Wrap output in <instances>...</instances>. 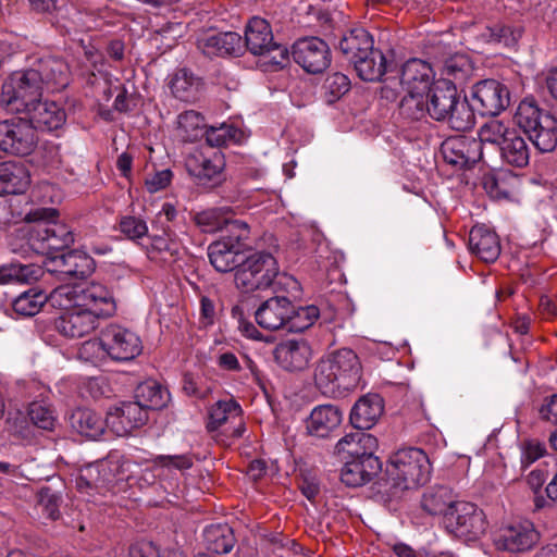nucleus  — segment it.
Wrapping results in <instances>:
<instances>
[{
    "mask_svg": "<svg viewBox=\"0 0 557 557\" xmlns=\"http://www.w3.org/2000/svg\"><path fill=\"white\" fill-rule=\"evenodd\" d=\"M51 306L62 311L55 327L67 338L90 335L99 327L101 320L116 312L113 292L97 282L58 286L51 292Z\"/></svg>",
    "mask_w": 557,
    "mask_h": 557,
    "instance_id": "obj_1",
    "label": "nucleus"
},
{
    "mask_svg": "<svg viewBox=\"0 0 557 557\" xmlns=\"http://www.w3.org/2000/svg\"><path fill=\"white\" fill-rule=\"evenodd\" d=\"M194 465L191 455H158L147 459L141 455L125 456L111 451L104 459L84 468L77 479L79 488H97L117 493L124 484L141 472L151 473V482L166 479L173 471H185ZM150 483V480L145 478Z\"/></svg>",
    "mask_w": 557,
    "mask_h": 557,
    "instance_id": "obj_2",
    "label": "nucleus"
},
{
    "mask_svg": "<svg viewBox=\"0 0 557 557\" xmlns=\"http://www.w3.org/2000/svg\"><path fill=\"white\" fill-rule=\"evenodd\" d=\"M59 212L53 208H36L25 216V225L18 233L27 239L32 250L50 255L54 268L51 271L66 276L83 278L95 270V261L86 252L72 250L60 256H52L74 242L70 227L58 221Z\"/></svg>",
    "mask_w": 557,
    "mask_h": 557,
    "instance_id": "obj_3",
    "label": "nucleus"
},
{
    "mask_svg": "<svg viewBox=\"0 0 557 557\" xmlns=\"http://www.w3.org/2000/svg\"><path fill=\"white\" fill-rule=\"evenodd\" d=\"M432 66L421 59L405 62L397 75L384 81L382 95L387 99L401 97L400 113L411 120L424 116L425 95L434 84Z\"/></svg>",
    "mask_w": 557,
    "mask_h": 557,
    "instance_id": "obj_4",
    "label": "nucleus"
},
{
    "mask_svg": "<svg viewBox=\"0 0 557 557\" xmlns=\"http://www.w3.org/2000/svg\"><path fill=\"white\" fill-rule=\"evenodd\" d=\"M361 377L358 356L339 349L322 359L314 371V382L322 394L338 397L357 387Z\"/></svg>",
    "mask_w": 557,
    "mask_h": 557,
    "instance_id": "obj_5",
    "label": "nucleus"
},
{
    "mask_svg": "<svg viewBox=\"0 0 557 557\" xmlns=\"http://www.w3.org/2000/svg\"><path fill=\"white\" fill-rule=\"evenodd\" d=\"M424 114L436 121H447L456 131H467L474 125V113L466 98H460L455 84L438 79L425 95Z\"/></svg>",
    "mask_w": 557,
    "mask_h": 557,
    "instance_id": "obj_6",
    "label": "nucleus"
},
{
    "mask_svg": "<svg viewBox=\"0 0 557 557\" xmlns=\"http://www.w3.org/2000/svg\"><path fill=\"white\" fill-rule=\"evenodd\" d=\"M386 476L391 487L396 490L394 493L417 488L430 480L429 457L420 448L398 449L388 459Z\"/></svg>",
    "mask_w": 557,
    "mask_h": 557,
    "instance_id": "obj_7",
    "label": "nucleus"
},
{
    "mask_svg": "<svg viewBox=\"0 0 557 557\" xmlns=\"http://www.w3.org/2000/svg\"><path fill=\"white\" fill-rule=\"evenodd\" d=\"M540 152H550L557 145V117L543 111L533 100H522L513 116Z\"/></svg>",
    "mask_w": 557,
    "mask_h": 557,
    "instance_id": "obj_8",
    "label": "nucleus"
},
{
    "mask_svg": "<svg viewBox=\"0 0 557 557\" xmlns=\"http://www.w3.org/2000/svg\"><path fill=\"white\" fill-rule=\"evenodd\" d=\"M250 228L246 222H235L231 233L211 243L208 247V257L213 268L222 273L238 269L243 251L249 246Z\"/></svg>",
    "mask_w": 557,
    "mask_h": 557,
    "instance_id": "obj_9",
    "label": "nucleus"
},
{
    "mask_svg": "<svg viewBox=\"0 0 557 557\" xmlns=\"http://www.w3.org/2000/svg\"><path fill=\"white\" fill-rule=\"evenodd\" d=\"M39 74L35 71L14 72L3 84L2 107L12 113L27 112L41 97Z\"/></svg>",
    "mask_w": 557,
    "mask_h": 557,
    "instance_id": "obj_10",
    "label": "nucleus"
},
{
    "mask_svg": "<svg viewBox=\"0 0 557 557\" xmlns=\"http://www.w3.org/2000/svg\"><path fill=\"white\" fill-rule=\"evenodd\" d=\"M278 275L275 258L264 251L255 252L244 259L235 272V285L243 293L267 289Z\"/></svg>",
    "mask_w": 557,
    "mask_h": 557,
    "instance_id": "obj_11",
    "label": "nucleus"
},
{
    "mask_svg": "<svg viewBox=\"0 0 557 557\" xmlns=\"http://www.w3.org/2000/svg\"><path fill=\"white\" fill-rule=\"evenodd\" d=\"M185 166L190 176L203 186H216L224 181V156L212 148L195 150L186 157Z\"/></svg>",
    "mask_w": 557,
    "mask_h": 557,
    "instance_id": "obj_12",
    "label": "nucleus"
},
{
    "mask_svg": "<svg viewBox=\"0 0 557 557\" xmlns=\"http://www.w3.org/2000/svg\"><path fill=\"white\" fill-rule=\"evenodd\" d=\"M446 529L458 537L473 541L484 534L486 521L484 512L476 505L460 500L447 513Z\"/></svg>",
    "mask_w": 557,
    "mask_h": 557,
    "instance_id": "obj_13",
    "label": "nucleus"
},
{
    "mask_svg": "<svg viewBox=\"0 0 557 557\" xmlns=\"http://www.w3.org/2000/svg\"><path fill=\"white\" fill-rule=\"evenodd\" d=\"M37 136L27 120L13 117L0 122V149L14 156H27L35 149Z\"/></svg>",
    "mask_w": 557,
    "mask_h": 557,
    "instance_id": "obj_14",
    "label": "nucleus"
},
{
    "mask_svg": "<svg viewBox=\"0 0 557 557\" xmlns=\"http://www.w3.org/2000/svg\"><path fill=\"white\" fill-rule=\"evenodd\" d=\"M207 428L210 432L221 430L226 437H242L246 428L240 405L233 398L213 404L209 410Z\"/></svg>",
    "mask_w": 557,
    "mask_h": 557,
    "instance_id": "obj_15",
    "label": "nucleus"
},
{
    "mask_svg": "<svg viewBox=\"0 0 557 557\" xmlns=\"http://www.w3.org/2000/svg\"><path fill=\"white\" fill-rule=\"evenodd\" d=\"M539 539L534 524L529 520H521L500 529L494 543L499 550L522 553L531 549Z\"/></svg>",
    "mask_w": 557,
    "mask_h": 557,
    "instance_id": "obj_16",
    "label": "nucleus"
},
{
    "mask_svg": "<svg viewBox=\"0 0 557 557\" xmlns=\"http://www.w3.org/2000/svg\"><path fill=\"white\" fill-rule=\"evenodd\" d=\"M472 100L481 114L496 115L509 106L508 88L495 79H484L472 87Z\"/></svg>",
    "mask_w": 557,
    "mask_h": 557,
    "instance_id": "obj_17",
    "label": "nucleus"
},
{
    "mask_svg": "<svg viewBox=\"0 0 557 557\" xmlns=\"http://www.w3.org/2000/svg\"><path fill=\"white\" fill-rule=\"evenodd\" d=\"M293 58L308 73H321L330 64L327 45L318 37L299 39L293 47Z\"/></svg>",
    "mask_w": 557,
    "mask_h": 557,
    "instance_id": "obj_18",
    "label": "nucleus"
},
{
    "mask_svg": "<svg viewBox=\"0 0 557 557\" xmlns=\"http://www.w3.org/2000/svg\"><path fill=\"white\" fill-rule=\"evenodd\" d=\"M148 420L147 411L136 401L120 403L107 412L106 423L117 436H125L134 429L143 426Z\"/></svg>",
    "mask_w": 557,
    "mask_h": 557,
    "instance_id": "obj_19",
    "label": "nucleus"
},
{
    "mask_svg": "<svg viewBox=\"0 0 557 557\" xmlns=\"http://www.w3.org/2000/svg\"><path fill=\"white\" fill-rule=\"evenodd\" d=\"M103 336L109 357L113 360H132L141 352L140 338L127 329L110 325L103 332Z\"/></svg>",
    "mask_w": 557,
    "mask_h": 557,
    "instance_id": "obj_20",
    "label": "nucleus"
},
{
    "mask_svg": "<svg viewBox=\"0 0 557 557\" xmlns=\"http://www.w3.org/2000/svg\"><path fill=\"white\" fill-rule=\"evenodd\" d=\"M442 153L447 163L459 169L470 168L482 159L480 143L468 136L447 138L442 145Z\"/></svg>",
    "mask_w": 557,
    "mask_h": 557,
    "instance_id": "obj_21",
    "label": "nucleus"
},
{
    "mask_svg": "<svg viewBox=\"0 0 557 557\" xmlns=\"http://www.w3.org/2000/svg\"><path fill=\"white\" fill-rule=\"evenodd\" d=\"M293 302L284 296H274L263 301L255 312L259 326L269 331L286 330Z\"/></svg>",
    "mask_w": 557,
    "mask_h": 557,
    "instance_id": "obj_22",
    "label": "nucleus"
},
{
    "mask_svg": "<svg viewBox=\"0 0 557 557\" xmlns=\"http://www.w3.org/2000/svg\"><path fill=\"white\" fill-rule=\"evenodd\" d=\"M313 357L309 343L304 339H286L274 350L275 361L287 371L305 370Z\"/></svg>",
    "mask_w": 557,
    "mask_h": 557,
    "instance_id": "obj_23",
    "label": "nucleus"
},
{
    "mask_svg": "<svg viewBox=\"0 0 557 557\" xmlns=\"http://www.w3.org/2000/svg\"><path fill=\"white\" fill-rule=\"evenodd\" d=\"M343 421V412L334 405H320L312 409L306 420L308 434L325 438L333 433Z\"/></svg>",
    "mask_w": 557,
    "mask_h": 557,
    "instance_id": "obj_24",
    "label": "nucleus"
},
{
    "mask_svg": "<svg viewBox=\"0 0 557 557\" xmlns=\"http://www.w3.org/2000/svg\"><path fill=\"white\" fill-rule=\"evenodd\" d=\"M26 113L34 129L57 131L66 121L64 109L54 101H40L39 99Z\"/></svg>",
    "mask_w": 557,
    "mask_h": 557,
    "instance_id": "obj_25",
    "label": "nucleus"
},
{
    "mask_svg": "<svg viewBox=\"0 0 557 557\" xmlns=\"http://www.w3.org/2000/svg\"><path fill=\"white\" fill-rule=\"evenodd\" d=\"M376 447L377 441L373 435L357 429L341 438L335 448L341 459H363L375 457Z\"/></svg>",
    "mask_w": 557,
    "mask_h": 557,
    "instance_id": "obj_26",
    "label": "nucleus"
},
{
    "mask_svg": "<svg viewBox=\"0 0 557 557\" xmlns=\"http://www.w3.org/2000/svg\"><path fill=\"white\" fill-rule=\"evenodd\" d=\"M39 74L41 89L55 91L69 85L70 71L67 64L59 58L48 57L39 60L36 67L29 69Z\"/></svg>",
    "mask_w": 557,
    "mask_h": 557,
    "instance_id": "obj_27",
    "label": "nucleus"
},
{
    "mask_svg": "<svg viewBox=\"0 0 557 557\" xmlns=\"http://www.w3.org/2000/svg\"><path fill=\"white\" fill-rule=\"evenodd\" d=\"M384 411L383 398L377 394L360 397L350 411V422L358 430L371 429Z\"/></svg>",
    "mask_w": 557,
    "mask_h": 557,
    "instance_id": "obj_28",
    "label": "nucleus"
},
{
    "mask_svg": "<svg viewBox=\"0 0 557 557\" xmlns=\"http://www.w3.org/2000/svg\"><path fill=\"white\" fill-rule=\"evenodd\" d=\"M198 47L208 57L239 55L244 44L242 36L235 32L216 33L198 41Z\"/></svg>",
    "mask_w": 557,
    "mask_h": 557,
    "instance_id": "obj_29",
    "label": "nucleus"
},
{
    "mask_svg": "<svg viewBox=\"0 0 557 557\" xmlns=\"http://www.w3.org/2000/svg\"><path fill=\"white\" fill-rule=\"evenodd\" d=\"M469 248L480 260L494 262L500 253V243L497 234L484 225H475L469 234Z\"/></svg>",
    "mask_w": 557,
    "mask_h": 557,
    "instance_id": "obj_30",
    "label": "nucleus"
},
{
    "mask_svg": "<svg viewBox=\"0 0 557 557\" xmlns=\"http://www.w3.org/2000/svg\"><path fill=\"white\" fill-rule=\"evenodd\" d=\"M343 460L344 467L341 472V480L345 485L351 487L368 483L381 469L377 457Z\"/></svg>",
    "mask_w": 557,
    "mask_h": 557,
    "instance_id": "obj_31",
    "label": "nucleus"
},
{
    "mask_svg": "<svg viewBox=\"0 0 557 557\" xmlns=\"http://www.w3.org/2000/svg\"><path fill=\"white\" fill-rule=\"evenodd\" d=\"M30 184L27 168L21 162L0 163V195L23 194Z\"/></svg>",
    "mask_w": 557,
    "mask_h": 557,
    "instance_id": "obj_32",
    "label": "nucleus"
},
{
    "mask_svg": "<svg viewBox=\"0 0 557 557\" xmlns=\"http://www.w3.org/2000/svg\"><path fill=\"white\" fill-rule=\"evenodd\" d=\"M273 42L270 24L261 17L250 18L245 30L247 49L256 55L265 54L273 47Z\"/></svg>",
    "mask_w": 557,
    "mask_h": 557,
    "instance_id": "obj_33",
    "label": "nucleus"
},
{
    "mask_svg": "<svg viewBox=\"0 0 557 557\" xmlns=\"http://www.w3.org/2000/svg\"><path fill=\"white\" fill-rule=\"evenodd\" d=\"M161 234L151 236L147 252L150 259L171 262L180 255L181 243L170 226L159 228Z\"/></svg>",
    "mask_w": 557,
    "mask_h": 557,
    "instance_id": "obj_34",
    "label": "nucleus"
},
{
    "mask_svg": "<svg viewBox=\"0 0 557 557\" xmlns=\"http://www.w3.org/2000/svg\"><path fill=\"white\" fill-rule=\"evenodd\" d=\"M451 490L445 486H438L428 490L421 499L422 509L431 516H443L444 522L447 520V513L451 512L455 505L459 503Z\"/></svg>",
    "mask_w": 557,
    "mask_h": 557,
    "instance_id": "obj_35",
    "label": "nucleus"
},
{
    "mask_svg": "<svg viewBox=\"0 0 557 557\" xmlns=\"http://www.w3.org/2000/svg\"><path fill=\"white\" fill-rule=\"evenodd\" d=\"M503 161L513 168H525L530 162L531 149L518 129L499 148Z\"/></svg>",
    "mask_w": 557,
    "mask_h": 557,
    "instance_id": "obj_36",
    "label": "nucleus"
},
{
    "mask_svg": "<svg viewBox=\"0 0 557 557\" xmlns=\"http://www.w3.org/2000/svg\"><path fill=\"white\" fill-rule=\"evenodd\" d=\"M194 221L205 233H215L225 228L227 234L231 233L233 223L242 222L240 220L233 219L232 211L227 208H210L202 210L195 214Z\"/></svg>",
    "mask_w": 557,
    "mask_h": 557,
    "instance_id": "obj_37",
    "label": "nucleus"
},
{
    "mask_svg": "<svg viewBox=\"0 0 557 557\" xmlns=\"http://www.w3.org/2000/svg\"><path fill=\"white\" fill-rule=\"evenodd\" d=\"M71 426L78 434L96 440L107 428L106 420L98 413L87 408L76 409L70 418Z\"/></svg>",
    "mask_w": 557,
    "mask_h": 557,
    "instance_id": "obj_38",
    "label": "nucleus"
},
{
    "mask_svg": "<svg viewBox=\"0 0 557 557\" xmlns=\"http://www.w3.org/2000/svg\"><path fill=\"white\" fill-rule=\"evenodd\" d=\"M351 63L358 76L367 82H375L382 77L386 71V60L382 51L370 49L362 55L358 57Z\"/></svg>",
    "mask_w": 557,
    "mask_h": 557,
    "instance_id": "obj_39",
    "label": "nucleus"
},
{
    "mask_svg": "<svg viewBox=\"0 0 557 557\" xmlns=\"http://www.w3.org/2000/svg\"><path fill=\"white\" fill-rule=\"evenodd\" d=\"M173 96L185 102H194L200 97L201 81L185 69L178 70L170 81Z\"/></svg>",
    "mask_w": 557,
    "mask_h": 557,
    "instance_id": "obj_40",
    "label": "nucleus"
},
{
    "mask_svg": "<svg viewBox=\"0 0 557 557\" xmlns=\"http://www.w3.org/2000/svg\"><path fill=\"white\" fill-rule=\"evenodd\" d=\"M203 544L208 553L227 554L234 547L235 537L227 524H211L203 531Z\"/></svg>",
    "mask_w": 557,
    "mask_h": 557,
    "instance_id": "obj_41",
    "label": "nucleus"
},
{
    "mask_svg": "<svg viewBox=\"0 0 557 557\" xmlns=\"http://www.w3.org/2000/svg\"><path fill=\"white\" fill-rule=\"evenodd\" d=\"M51 305V293L47 295L38 287H32L21 293L12 302L13 311L21 317L37 314L45 304Z\"/></svg>",
    "mask_w": 557,
    "mask_h": 557,
    "instance_id": "obj_42",
    "label": "nucleus"
},
{
    "mask_svg": "<svg viewBox=\"0 0 557 557\" xmlns=\"http://www.w3.org/2000/svg\"><path fill=\"white\" fill-rule=\"evenodd\" d=\"M206 121L201 113L187 110L178 114L175 133L183 141H196L205 135Z\"/></svg>",
    "mask_w": 557,
    "mask_h": 557,
    "instance_id": "obj_43",
    "label": "nucleus"
},
{
    "mask_svg": "<svg viewBox=\"0 0 557 557\" xmlns=\"http://www.w3.org/2000/svg\"><path fill=\"white\" fill-rule=\"evenodd\" d=\"M169 392L156 381H146L136 388V404L140 405L147 412L158 410L166 406Z\"/></svg>",
    "mask_w": 557,
    "mask_h": 557,
    "instance_id": "obj_44",
    "label": "nucleus"
},
{
    "mask_svg": "<svg viewBox=\"0 0 557 557\" xmlns=\"http://www.w3.org/2000/svg\"><path fill=\"white\" fill-rule=\"evenodd\" d=\"M373 47V39L363 28L351 29L339 41L341 51L351 62Z\"/></svg>",
    "mask_w": 557,
    "mask_h": 557,
    "instance_id": "obj_45",
    "label": "nucleus"
},
{
    "mask_svg": "<svg viewBox=\"0 0 557 557\" xmlns=\"http://www.w3.org/2000/svg\"><path fill=\"white\" fill-rule=\"evenodd\" d=\"M516 128L511 125L510 121L503 120H490L484 123L479 129V143L497 145L499 148L504 145V141L511 136V132Z\"/></svg>",
    "mask_w": 557,
    "mask_h": 557,
    "instance_id": "obj_46",
    "label": "nucleus"
},
{
    "mask_svg": "<svg viewBox=\"0 0 557 557\" xmlns=\"http://www.w3.org/2000/svg\"><path fill=\"white\" fill-rule=\"evenodd\" d=\"M519 182L516 175L509 172H502L484 178V188L492 198H510L515 194L516 185Z\"/></svg>",
    "mask_w": 557,
    "mask_h": 557,
    "instance_id": "obj_47",
    "label": "nucleus"
},
{
    "mask_svg": "<svg viewBox=\"0 0 557 557\" xmlns=\"http://www.w3.org/2000/svg\"><path fill=\"white\" fill-rule=\"evenodd\" d=\"M288 315L286 330L289 332H304L315 323L320 317V311L313 305L298 308H295L293 305V313Z\"/></svg>",
    "mask_w": 557,
    "mask_h": 557,
    "instance_id": "obj_48",
    "label": "nucleus"
},
{
    "mask_svg": "<svg viewBox=\"0 0 557 557\" xmlns=\"http://www.w3.org/2000/svg\"><path fill=\"white\" fill-rule=\"evenodd\" d=\"M27 416L35 426L42 430H52L57 422L53 410L42 401L32 403L28 406Z\"/></svg>",
    "mask_w": 557,
    "mask_h": 557,
    "instance_id": "obj_49",
    "label": "nucleus"
},
{
    "mask_svg": "<svg viewBox=\"0 0 557 557\" xmlns=\"http://www.w3.org/2000/svg\"><path fill=\"white\" fill-rule=\"evenodd\" d=\"M109 357L108 349L104 345V336L100 339H90L82 344L78 349V358L83 361L99 366Z\"/></svg>",
    "mask_w": 557,
    "mask_h": 557,
    "instance_id": "obj_50",
    "label": "nucleus"
},
{
    "mask_svg": "<svg viewBox=\"0 0 557 557\" xmlns=\"http://www.w3.org/2000/svg\"><path fill=\"white\" fill-rule=\"evenodd\" d=\"M483 37L488 42H498L510 47L520 38V32L510 26L495 25L494 27H488Z\"/></svg>",
    "mask_w": 557,
    "mask_h": 557,
    "instance_id": "obj_51",
    "label": "nucleus"
},
{
    "mask_svg": "<svg viewBox=\"0 0 557 557\" xmlns=\"http://www.w3.org/2000/svg\"><path fill=\"white\" fill-rule=\"evenodd\" d=\"M245 369H247L251 375L257 376L258 370L255 362L248 357H244ZM216 364L220 369L231 372H239L244 370L238 358L231 351L222 352L216 359Z\"/></svg>",
    "mask_w": 557,
    "mask_h": 557,
    "instance_id": "obj_52",
    "label": "nucleus"
},
{
    "mask_svg": "<svg viewBox=\"0 0 557 557\" xmlns=\"http://www.w3.org/2000/svg\"><path fill=\"white\" fill-rule=\"evenodd\" d=\"M119 230L132 240L143 238L148 233L146 222L143 219L133 215L122 216L119 223Z\"/></svg>",
    "mask_w": 557,
    "mask_h": 557,
    "instance_id": "obj_53",
    "label": "nucleus"
},
{
    "mask_svg": "<svg viewBox=\"0 0 557 557\" xmlns=\"http://www.w3.org/2000/svg\"><path fill=\"white\" fill-rule=\"evenodd\" d=\"M38 505L48 519L57 520L59 518L60 498L49 488H45L39 493Z\"/></svg>",
    "mask_w": 557,
    "mask_h": 557,
    "instance_id": "obj_54",
    "label": "nucleus"
},
{
    "mask_svg": "<svg viewBox=\"0 0 557 557\" xmlns=\"http://www.w3.org/2000/svg\"><path fill=\"white\" fill-rule=\"evenodd\" d=\"M545 454V446L535 440H528L521 444V463L529 467Z\"/></svg>",
    "mask_w": 557,
    "mask_h": 557,
    "instance_id": "obj_55",
    "label": "nucleus"
},
{
    "mask_svg": "<svg viewBox=\"0 0 557 557\" xmlns=\"http://www.w3.org/2000/svg\"><path fill=\"white\" fill-rule=\"evenodd\" d=\"M173 174L170 170L157 171L149 174L145 180V186L151 194L158 193L168 187L172 181Z\"/></svg>",
    "mask_w": 557,
    "mask_h": 557,
    "instance_id": "obj_56",
    "label": "nucleus"
},
{
    "mask_svg": "<svg viewBox=\"0 0 557 557\" xmlns=\"http://www.w3.org/2000/svg\"><path fill=\"white\" fill-rule=\"evenodd\" d=\"M350 81L342 73H333L325 81V88L331 95L338 98L349 90Z\"/></svg>",
    "mask_w": 557,
    "mask_h": 557,
    "instance_id": "obj_57",
    "label": "nucleus"
},
{
    "mask_svg": "<svg viewBox=\"0 0 557 557\" xmlns=\"http://www.w3.org/2000/svg\"><path fill=\"white\" fill-rule=\"evenodd\" d=\"M269 58L268 64H271L274 67H284L288 62V50L286 47L273 42V47L269 49V51L263 54Z\"/></svg>",
    "mask_w": 557,
    "mask_h": 557,
    "instance_id": "obj_58",
    "label": "nucleus"
},
{
    "mask_svg": "<svg viewBox=\"0 0 557 557\" xmlns=\"http://www.w3.org/2000/svg\"><path fill=\"white\" fill-rule=\"evenodd\" d=\"M42 269L36 264H16V282L30 283L42 275Z\"/></svg>",
    "mask_w": 557,
    "mask_h": 557,
    "instance_id": "obj_59",
    "label": "nucleus"
},
{
    "mask_svg": "<svg viewBox=\"0 0 557 557\" xmlns=\"http://www.w3.org/2000/svg\"><path fill=\"white\" fill-rule=\"evenodd\" d=\"M539 412L542 420L557 423V394L545 398Z\"/></svg>",
    "mask_w": 557,
    "mask_h": 557,
    "instance_id": "obj_60",
    "label": "nucleus"
},
{
    "mask_svg": "<svg viewBox=\"0 0 557 557\" xmlns=\"http://www.w3.org/2000/svg\"><path fill=\"white\" fill-rule=\"evenodd\" d=\"M176 216V209L170 205L164 203L161 211L157 214L152 222L153 228H162V226H170V222Z\"/></svg>",
    "mask_w": 557,
    "mask_h": 557,
    "instance_id": "obj_61",
    "label": "nucleus"
},
{
    "mask_svg": "<svg viewBox=\"0 0 557 557\" xmlns=\"http://www.w3.org/2000/svg\"><path fill=\"white\" fill-rule=\"evenodd\" d=\"M238 330L240 334L253 341H267L264 335L257 329V326L243 318L238 319Z\"/></svg>",
    "mask_w": 557,
    "mask_h": 557,
    "instance_id": "obj_62",
    "label": "nucleus"
},
{
    "mask_svg": "<svg viewBox=\"0 0 557 557\" xmlns=\"http://www.w3.org/2000/svg\"><path fill=\"white\" fill-rule=\"evenodd\" d=\"M30 10L37 14H51L57 9V0H28Z\"/></svg>",
    "mask_w": 557,
    "mask_h": 557,
    "instance_id": "obj_63",
    "label": "nucleus"
},
{
    "mask_svg": "<svg viewBox=\"0 0 557 557\" xmlns=\"http://www.w3.org/2000/svg\"><path fill=\"white\" fill-rule=\"evenodd\" d=\"M539 310L543 319L549 320L557 312L556 302L548 296H542L539 304Z\"/></svg>",
    "mask_w": 557,
    "mask_h": 557,
    "instance_id": "obj_64",
    "label": "nucleus"
}]
</instances>
